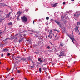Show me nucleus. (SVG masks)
<instances>
[{
	"label": "nucleus",
	"mask_w": 80,
	"mask_h": 80,
	"mask_svg": "<svg viewBox=\"0 0 80 80\" xmlns=\"http://www.w3.org/2000/svg\"><path fill=\"white\" fill-rule=\"evenodd\" d=\"M17 18V20H19V16H18Z\"/></svg>",
	"instance_id": "27"
},
{
	"label": "nucleus",
	"mask_w": 80,
	"mask_h": 80,
	"mask_svg": "<svg viewBox=\"0 0 80 80\" xmlns=\"http://www.w3.org/2000/svg\"><path fill=\"white\" fill-rule=\"evenodd\" d=\"M17 59H18V60H20L19 59H18V58H17Z\"/></svg>",
	"instance_id": "57"
},
{
	"label": "nucleus",
	"mask_w": 80,
	"mask_h": 80,
	"mask_svg": "<svg viewBox=\"0 0 80 80\" xmlns=\"http://www.w3.org/2000/svg\"><path fill=\"white\" fill-rule=\"evenodd\" d=\"M21 33H23L24 35L25 36L27 35V32L25 31H23V32H22Z\"/></svg>",
	"instance_id": "16"
},
{
	"label": "nucleus",
	"mask_w": 80,
	"mask_h": 80,
	"mask_svg": "<svg viewBox=\"0 0 80 80\" xmlns=\"http://www.w3.org/2000/svg\"><path fill=\"white\" fill-rule=\"evenodd\" d=\"M20 71H19V70H18L17 72L18 73H20Z\"/></svg>",
	"instance_id": "31"
},
{
	"label": "nucleus",
	"mask_w": 80,
	"mask_h": 80,
	"mask_svg": "<svg viewBox=\"0 0 80 80\" xmlns=\"http://www.w3.org/2000/svg\"><path fill=\"white\" fill-rule=\"evenodd\" d=\"M23 38H21V39H19V43H21V42H22V40H23Z\"/></svg>",
	"instance_id": "19"
},
{
	"label": "nucleus",
	"mask_w": 80,
	"mask_h": 80,
	"mask_svg": "<svg viewBox=\"0 0 80 80\" xmlns=\"http://www.w3.org/2000/svg\"><path fill=\"white\" fill-rule=\"evenodd\" d=\"M14 58L15 60H18V59L17 58L20 59H21V57H20V56H18L17 57H14Z\"/></svg>",
	"instance_id": "9"
},
{
	"label": "nucleus",
	"mask_w": 80,
	"mask_h": 80,
	"mask_svg": "<svg viewBox=\"0 0 80 80\" xmlns=\"http://www.w3.org/2000/svg\"><path fill=\"white\" fill-rule=\"evenodd\" d=\"M21 60H23L24 62H27V60H26V58H22L21 59Z\"/></svg>",
	"instance_id": "12"
},
{
	"label": "nucleus",
	"mask_w": 80,
	"mask_h": 80,
	"mask_svg": "<svg viewBox=\"0 0 80 80\" xmlns=\"http://www.w3.org/2000/svg\"><path fill=\"white\" fill-rule=\"evenodd\" d=\"M3 51L4 52H8V49L7 48L4 49L3 50Z\"/></svg>",
	"instance_id": "14"
},
{
	"label": "nucleus",
	"mask_w": 80,
	"mask_h": 80,
	"mask_svg": "<svg viewBox=\"0 0 80 80\" xmlns=\"http://www.w3.org/2000/svg\"><path fill=\"white\" fill-rule=\"evenodd\" d=\"M14 78H12L11 79V80H14Z\"/></svg>",
	"instance_id": "43"
},
{
	"label": "nucleus",
	"mask_w": 80,
	"mask_h": 80,
	"mask_svg": "<svg viewBox=\"0 0 80 80\" xmlns=\"http://www.w3.org/2000/svg\"><path fill=\"white\" fill-rule=\"evenodd\" d=\"M48 78H50V77L48 76Z\"/></svg>",
	"instance_id": "49"
},
{
	"label": "nucleus",
	"mask_w": 80,
	"mask_h": 80,
	"mask_svg": "<svg viewBox=\"0 0 80 80\" xmlns=\"http://www.w3.org/2000/svg\"><path fill=\"white\" fill-rule=\"evenodd\" d=\"M76 13H78L79 14H80V11L77 12Z\"/></svg>",
	"instance_id": "33"
},
{
	"label": "nucleus",
	"mask_w": 80,
	"mask_h": 80,
	"mask_svg": "<svg viewBox=\"0 0 80 80\" xmlns=\"http://www.w3.org/2000/svg\"><path fill=\"white\" fill-rule=\"evenodd\" d=\"M35 37H38V36L36 35V34H35Z\"/></svg>",
	"instance_id": "38"
},
{
	"label": "nucleus",
	"mask_w": 80,
	"mask_h": 80,
	"mask_svg": "<svg viewBox=\"0 0 80 80\" xmlns=\"http://www.w3.org/2000/svg\"><path fill=\"white\" fill-rule=\"evenodd\" d=\"M63 51H61L60 52V54L59 55V57H61L62 56V55H63Z\"/></svg>",
	"instance_id": "10"
},
{
	"label": "nucleus",
	"mask_w": 80,
	"mask_h": 80,
	"mask_svg": "<svg viewBox=\"0 0 80 80\" xmlns=\"http://www.w3.org/2000/svg\"><path fill=\"white\" fill-rule=\"evenodd\" d=\"M30 61L32 62V63H33V60H32L30 59Z\"/></svg>",
	"instance_id": "32"
},
{
	"label": "nucleus",
	"mask_w": 80,
	"mask_h": 80,
	"mask_svg": "<svg viewBox=\"0 0 80 80\" xmlns=\"http://www.w3.org/2000/svg\"><path fill=\"white\" fill-rule=\"evenodd\" d=\"M48 19H49V17H46V20H48Z\"/></svg>",
	"instance_id": "28"
},
{
	"label": "nucleus",
	"mask_w": 80,
	"mask_h": 80,
	"mask_svg": "<svg viewBox=\"0 0 80 80\" xmlns=\"http://www.w3.org/2000/svg\"><path fill=\"white\" fill-rule=\"evenodd\" d=\"M21 35H20V37H22Z\"/></svg>",
	"instance_id": "59"
},
{
	"label": "nucleus",
	"mask_w": 80,
	"mask_h": 80,
	"mask_svg": "<svg viewBox=\"0 0 80 80\" xmlns=\"http://www.w3.org/2000/svg\"><path fill=\"white\" fill-rule=\"evenodd\" d=\"M0 20H1V21H2V20H3L5 19V18L4 16H3V15H2V16H0Z\"/></svg>",
	"instance_id": "5"
},
{
	"label": "nucleus",
	"mask_w": 80,
	"mask_h": 80,
	"mask_svg": "<svg viewBox=\"0 0 80 80\" xmlns=\"http://www.w3.org/2000/svg\"><path fill=\"white\" fill-rule=\"evenodd\" d=\"M24 50V51H26V50H27L26 49H25V48H23Z\"/></svg>",
	"instance_id": "41"
},
{
	"label": "nucleus",
	"mask_w": 80,
	"mask_h": 80,
	"mask_svg": "<svg viewBox=\"0 0 80 80\" xmlns=\"http://www.w3.org/2000/svg\"><path fill=\"white\" fill-rule=\"evenodd\" d=\"M25 79L26 80H27V79H26V78H25Z\"/></svg>",
	"instance_id": "56"
},
{
	"label": "nucleus",
	"mask_w": 80,
	"mask_h": 80,
	"mask_svg": "<svg viewBox=\"0 0 80 80\" xmlns=\"http://www.w3.org/2000/svg\"><path fill=\"white\" fill-rule=\"evenodd\" d=\"M3 11L0 10V17H2L3 15Z\"/></svg>",
	"instance_id": "11"
},
{
	"label": "nucleus",
	"mask_w": 80,
	"mask_h": 80,
	"mask_svg": "<svg viewBox=\"0 0 80 80\" xmlns=\"http://www.w3.org/2000/svg\"><path fill=\"white\" fill-rule=\"evenodd\" d=\"M50 44L51 45H53V44H52V43L51 42H50Z\"/></svg>",
	"instance_id": "39"
},
{
	"label": "nucleus",
	"mask_w": 80,
	"mask_h": 80,
	"mask_svg": "<svg viewBox=\"0 0 80 80\" xmlns=\"http://www.w3.org/2000/svg\"><path fill=\"white\" fill-rule=\"evenodd\" d=\"M46 38H48V37H47V36H46Z\"/></svg>",
	"instance_id": "52"
},
{
	"label": "nucleus",
	"mask_w": 80,
	"mask_h": 80,
	"mask_svg": "<svg viewBox=\"0 0 80 80\" xmlns=\"http://www.w3.org/2000/svg\"><path fill=\"white\" fill-rule=\"evenodd\" d=\"M8 25H11V26H12V25H13V23L12 22H10L8 23Z\"/></svg>",
	"instance_id": "15"
},
{
	"label": "nucleus",
	"mask_w": 80,
	"mask_h": 80,
	"mask_svg": "<svg viewBox=\"0 0 80 80\" xmlns=\"http://www.w3.org/2000/svg\"><path fill=\"white\" fill-rule=\"evenodd\" d=\"M34 53H36V54H38L39 53L38 52H34Z\"/></svg>",
	"instance_id": "35"
},
{
	"label": "nucleus",
	"mask_w": 80,
	"mask_h": 80,
	"mask_svg": "<svg viewBox=\"0 0 80 80\" xmlns=\"http://www.w3.org/2000/svg\"><path fill=\"white\" fill-rule=\"evenodd\" d=\"M51 20H52V21H53V20L52 19H51Z\"/></svg>",
	"instance_id": "47"
},
{
	"label": "nucleus",
	"mask_w": 80,
	"mask_h": 80,
	"mask_svg": "<svg viewBox=\"0 0 80 80\" xmlns=\"http://www.w3.org/2000/svg\"><path fill=\"white\" fill-rule=\"evenodd\" d=\"M19 62H21V60H20Z\"/></svg>",
	"instance_id": "60"
},
{
	"label": "nucleus",
	"mask_w": 80,
	"mask_h": 80,
	"mask_svg": "<svg viewBox=\"0 0 80 80\" xmlns=\"http://www.w3.org/2000/svg\"><path fill=\"white\" fill-rule=\"evenodd\" d=\"M61 18H62V19H63L64 18H63V17L61 16Z\"/></svg>",
	"instance_id": "36"
},
{
	"label": "nucleus",
	"mask_w": 80,
	"mask_h": 80,
	"mask_svg": "<svg viewBox=\"0 0 80 80\" xmlns=\"http://www.w3.org/2000/svg\"><path fill=\"white\" fill-rule=\"evenodd\" d=\"M21 19L22 20V22H27V18L25 17V16H24L23 17H22Z\"/></svg>",
	"instance_id": "2"
},
{
	"label": "nucleus",
	"mask_w": 80,
	"mask_h": 80,
	"mask_svg": "<svg viewBox=\"0 0 80 80\" xmlns=\"http://www.w3.org/2000/svg\"><path fill=\"white\" fill-rule=\"evenodd\" d=\"M1 57H3V54H2L1 55Z\"/></svg>",
	"instance_id": "42"
},
{
	"label": "nucleus",
	"mask_w": 80,
	"mask_h": 80,
	"mask_svg": "<svg viewBox=\"0 0 80 80\" xmlns=\"http://www.w3.org/2000/svg\"><path fill=\"white\" fill-rule=\"evenodd\" d=\"M10 53H8V56H10Z\"/></svg>",
	"instance_id": "30"
},
{
	"label": "nucleus",
	"mask_w": 80,
	"mask_h": 80,
	"mask_svg": "<svg viewBox=\"0 0 80 80\" xmlns=\"http://www.w3.org/2000/svg\"><path fill=\"white\" fill-rule=\"evenodd\" d=\"M39 33V32H37L36 33Z\"/></svg>",
	"instance_id": "51"
},
{
	"label": "nucleus",
	"mask_w": 80,
	"mask_h": 80,
	"mask_svg": "<svg viewBox=\"0 0 80 80\" xmlns=\"http://www.w3.org/2000/svg\"><path fill=\"white\" fill-rule=\"evenodd\" d=\"M7 70H8V71H9V70H10V69H9L8 68L7 69Z\"/></svg>",
	"instance_id": "45"
},
{
	"label": "nucleus",
	"mask_w": 80,
	"mask_h": 80,
	"mask_svg": "<svg viewBox=\"0 0 80 80\" xmlns=\"http://www.w3.org/2000/svg\"><path fill=\"white\" fill-rule=\"evenodd\" d=\"M68 36L69 37V38H70V39H71V40H72L73 43H74V42L76 41L75 40V39L74 38H73L74 36H73V35L72 36L70 34L68 35Z\"/></svg>",
	"instance_id": "1"
},
{
	"label": "nucleus",
	"mask_w": 80,
	"mask_h": 80,
	"mask_svg": "<svg viewBox=\"0 0 80 80\" xmlns=\"http://www.w3.org/2000/svg\"><path fill=\"white\" fill-rule=\"evenodd\" d=\"M2 33H3V32H0V34H1Z\"/></svg>",
	"instance_id": "44"
},
{
	"label": "nucleus",
	"mask_w": 80,
	"mask_h": 80,
	"mask_svg": "<svg viewBox=\"0 0 80 80\" xmlns=\"http://www.w3.org/2000/svg\"><path fill=\"white\" fill-rule=\"evenodd\" d=\"M75 62H74L73 64H75Z\"/></svg>",
	"instance_id": "53"
},
{
	"label": "nucleus",
	"mask_w": 80,
	"mask_h": 80,
	"mask_svg": "<svg viewBox=\"0 0 80 80\" xmlns=\"http://www.w3.org/2000/svg\"><path fill=\"white\" fill-rule=\"evenodd\" d=\"M63 5H65V2H63Z\"/></svg>",
	"instance_id": "40"
},
{
	"label": "nucleus",
	"mask_w": 80,
	"mask_h": 80,
	"mask_svg": "<svg viewBox=\"0 0 80 80\" xmlns=\"http://www.w3.org/2000/svg\"><path fill=\"white\" fill-rule=\"evenodd\" d=\"M50 33H51L49 34V35L48 36V37H49V38H52V37L54 35V34H52V30L50 31Z\"/></svg>",
	"instance_id": "3"
},
{
	"label": "nucleus",
	"mask_w": 80,
	"mask_h": 80,
	"mask_svg": "<svg viewBox=\"0 0 80 80\" xmlns=\"http://www.w3.org/2000/svg\"><path fill=\"white\" fill-rule=\"evenodd\" d=\"M46 48H48V49H50V46H48Z\"/></svg>",
	"instance_id": "26"
},
{
	"label": "nucleus",
	"mask_w": 80,
	"mask_h": 80,
	"mask_svg": "<svg viewBox=\"0 0 80 80\" xmlns=\"http://www.w3.org/2000/svg\"><path fill=\"white\" fill-rule=\"evenodd\" d=\"M30 58V57H29V58Z\"/></svg>",
	"instance_id": "63"
},
{
	"label": "nucleus",
	"mask_w": 80,
	"mask_h": 80,
	"mask_svg": "<svg viewBox=\"0 0 80 80\" xmlns=\"http://www.w3.org/2000/svg\"><path fill=\"white\" fill-rule=\"evenodd\" d=\"M22 12H19V15H18V16L19 17V16H20V15H21V14H22Z\"/></svg>",
	"instance_id": "25"
},
{
	"label": "nucleus",
	"mask_w": 80,
	"mask_h": 80,
	"mask_svg": "<svg viewBox=\"0 0 80 80\" xmlns=\"http://www.w3.org/2000/svg\"><path fill=\"white\" fill-rule=\"evenodd\" d=\"M2 0H0V2H1V1H2Z\"/></svg>",
	"instance_id": "58"
},
{
	"label": "nucleus",
	"mask_w": 80,
	"mask_h": 80,
	"mask_svg": "<svg viewBox=\"0 0 80 80\" xmlns=\"http://www.w3.org/2000/svg\"><path fill=\"white\" fill-rule=\"evenodd\" d=\"M10 38L11 39V40H13V39H14L15 38L17 39V36H16V35H15V36H14L13 37L11 38Z\"/></svg>",
	"instance_id": "13"
},
{
	"label": "nucleus",
	"mask_w": 80,
	"mask_h": 80,
	"mask_svg": "<svg viewBox=\"0 0 80 80\" xmlns=\"http://www.w3.org/2000/svg\"><path fill=\"white\" fill-rule=\"evenodd\" d=\"M45 59H44V61H42V62H45Z\"/></svg>",
	"instance_id": "46"
},
{
	"label": "nucleus",
	"mask_w": 80,
	"mask_h": 80,
	"mask_svg": "<svg viewBox=\"0 0 80 80\" xmlns=\"http://www.w3.org/2000/svg\"><path fill=\"white\" fill-rule=\"evenodd\" d=\"M71 1H74V0H71Z\"/></svg>",
	"instance_id": "55"
},
{
	"label": "nucleus",
	"mask_w": 80,
	"mask_h": 80,
	"mask_svg": "<svg viewBox=\"0 0 80 80\" xmlns=\"http://www.w3.org/2000/svg\"><path fill=\"white\" fill-rule=\"evenodd\" d=\"M18 35V34H16V36H17Z\"/></svg>",
	"instance_id": "48"
},
{
	"label": "nucleus",
	"mask_w": 80,
	"mask_h": 80,
	"mask_svg": "<svg viewBox=\"0 0 80 80\" xmlns=\"http://www.w3.org/2000/svg\"><path fill=\"white\" fill-rule=\"evenodd\" d=\"M1 21H0V22L1 23Z\"/></svg>",
	"instance_id": "62"
},
{
	"label": "nucleus",
	"mask_w": 80,
	"mask_h": 80,
	"mask_svg": "<svg viewBox=\"0 0 80 80\" xmlns=\"http://www.w3.org/2000/svg\"><path fill=\"white\" fill-rule=\"evenodd\" d=\"M38 60L39 62H42V59H41V58H39Z\"/></svg>",
	"instance_id": "21"
},
{
	"label": "nucleus",
	"mask_w": 80,
	"mask_h": 80,
	"mask_svg": "<svg viewBox=\"0 0 80 80\" xmlns=\"http://www.w3.org/2000/svg\"><path fill=\"white\" fill-rule=\"evenodd\" d=\"M35 23V22L34 21H33V24H34Z\"/></svg>",
	"instance_id": "50"
},
{
	"label": "nucleus",
	"mask_w": 80,
	"mask_h": 80,
	"mask_svg": "<svg viewBox=\"0 0 80 80\" xmlns=\"http://www.w3.org/2000/svg\"><path fill=\"white\" fill-rule=\"evenodd\" d=\"M31 68H33V66H31Z\"/></svg>",
	"instance_id": "37"
},
{
	"label": "nucleus",
	"mask_w": 80,
	"mask_h": 80,
	"mask_svg": "<svg viewBox=\"0 0 80 80\" xmlns=\"http://www.w3.org/2000/svg\"><path fill=\"white\" fill-rule=\"evenodd\" d=\"M77 24L78 25H80V22H77Z\"/></svg>",
	"instance_id": "24"
},
{
	"label": "nucleus",
	"mask_w": 80,
	"mask_h": 80,
	"mask_svg": "<svg viewBox=\"0 0 80 80\" xmlns=\"http://www.w3.org/2000/svg\"><path fill=\"white\" fill-rule=\"evenodd\" d=\"M53 31H57V32H59V31L58 30H57V29H53Z\"/></svg>",
	"instance_id": "20"
},
{
	"label": "nucleus",
	"mask_w": 80,
	"mask_h": 80,
	"mask_svg": "<svg viewBox=\"0 0 80 80\" xmlns=\"http://www.w3.org/2000/svg\"><path fill=\"white\" fill-rule=\"evenodd\" d=\"M12 58H13V57H14V55H12Z\"/></svg>",
	"instance_id": "34"
},
{
	"label": "nucleus",
	"mask_w": 80,
	"mask_h": 80,
	"mask_svg": "<svg viewBox=\"0 0 80 80\" xmlns=\"http://www.w3.org/2000/svg\"><path fill=\"white\" fill-rule=\"evenodd\" d=\"M75 31L76 32H77V33H78L79 32V30H78V27H76L75 28Z\"/></svg>",
	"instance_id": "7"
},
{
	"label": "nucleus",
	"mask_w": 80,
	"mask_h": 80,
	"mask_svg": "<svg viewBox=\"0 0 80 80\" xmlns=\"http://www.w3.org/2000/svg\"><path fill=\"white\" fill-rule=\"evenodd\" d=\"M63 45H64V44H63V43L62 42H61L60 43V46H61V47H63Z\"/></svg>",
	"instance_id": "18"
},
{
	"label": "nucleus",
	"mask_w": 80,
	"mask_h": 80,
	"mask_svg": "<svg viewBox=\"0 0 80 80\" xmlns=\"http://www.w3.org/2000/svg\"><path fill=\"white\" fill-rule=\"evenodd\" d=\"M19 12H20V11H18V13H19Z\"/></svg>",
	"instance_id": "54"
},
{
	"label": "nucleus",
	"mask_w": 80,
	"mask_h": 80,
	"mask_svg": "<svg viewBox=\"0 0 80 80\" xmlns=\"http://www.w3.org/2000/svg\"><path fill=\"white\" fill-rule=\"evenodd\" d=\"M25 10L26 12H28V9H26Z\"/></svg>",
	"instance_id": "29"
},
{
	"label": "nucleus",
	"mask_w": 80,
	"mask_h": 80,
	"mask_svg": "<svg viewBox=\"0 0 80 80\" xmlns=\"http://www.w3.org/2000/svg\"><path fill=\"white\" fill-rule=\"evenodd\" d=\"M54 22H55L56 23H57L60 27H61V25H60V22L56 20H55Z\"/></svg>",
	"instance_id": "8"
},
{
	"label": "nucleus",
	"mask_w": 80,
	"mask_h": 80,
	"mask_svg": "<svg viewBox=\"0 0 80 80\" xmlns=\"http://www.w3.org/2000/svg\"><path fill=\"white\" fill-rule=\"evenodd\" d=\"M43 69L44 70H47V68H46L45 67H43Z\"/></svg>",
	"instance_id": "22"
},
{
	"label": "nucleus",
	"mask_w": 80,
	"mask_h": 80,
	"mask_svg": "<svg viewBox=\"0 0 80 80\" xmlns=\"http://www.w3.org/2000/svg\"><path fill=\"white\" fill-rule=\"evenodd\" d=\"M57 37V36H55V37Z\"/></svg>",
	"instance_id": "64"
},
{
	"label": "nucleus",
	"mask_w": 80,
	"mask_h": 80,
	"mask_svg": "<svg viewBox=\"0 0 80 80\" xmlns=\"http://www.w3.org/2000/svg\"><path fill=\"white\" fill-rule=\"evenodd\" d=\"M57 5V3H56L54 4H53L52 5V7H56Z\"/></svg>",
	"instance_id": "17"
},
{
	"label": "nucleus",
	"mask_w": 80,
	"mask_h": 80,
	"mask_svg": "<svg viewBox=\"0 0 80 80\" xmlns=\"http://www.w3.org/2000/svg\"><path fill=\"white\" fill-rule=\"evenodd\" d=\"M1 62H0V64H1Z\"/></svg>",
	"instance_id": "61"
},
{
	"label": "nucleus",
	"mask_w": 80,
	"mask_h": 80,
	"mask_svg": "<svg viewBox=\"0 0 80 80\" xmlns=\"http://www.w3.org/2000/svg\"><path fill=\"white\" fill-rule=\"evenodd\" d=\"M41 68H40L39 69V72H40V73H41L42 72V71H41Z\"/></svg>",
	"instance_id": "23"
},
{
	"label": "nucleus",
	"mask_w": 80,
	"mask_h": 80,
	"mask_svg": "<svg viewBox=\"0 0 80 80\" xmlns=\"http://www.w3.org/2000/svg\"><path fill=\"white\" fill-rule=\"evenodd\" d=\"M10 13H11V12H10L8 14H6V18H7L8 20H9V17H10Z\"/></svg>",
	"instance_id": "6"
},
{
	"label": "nucleus",
	"mask_w": 80,
	"mask_h": 80,
	"mask_svg": "<svg viewBox=\"0 0 80 80\" xmlns=\"http://www.w3.org/2000/svg\"><path fill=\"white\" fill-rule=\"evenodd\" d=\"M79 15H80V14H78L77 13H76L74 14V18H78V17Z\"/></svg>",
	"instance_id": "4"
}]
</instances>
